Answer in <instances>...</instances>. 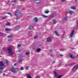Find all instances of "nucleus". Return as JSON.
I'll return each instance as SVG.
<instances>
[{"label": "nucleus", "mask_w": 78, "mask_h": 78, "mask_svg": "<svg viewBox=\"0 0 78 78\" xmlns=\"http://www.w3.org/2000/svg\"><path fill=\"white\" fill-rule=\"evenodd\" d=\"M15 16L16 17H21L22 16H21V13L19 10H17L15 11Z\"/></svg>", "instance_id": "1"}, {"label": "nucleus", "mask_w": 78, "mask_h": 78, "mask_svg": "<svg viewBox=\"0 0 78 78\" xmlns=\"http://www.w3.org/2000/svg\"><path fill=\"white\" fill-rule=\"evenodd\" d=\"M8 51V53L10 55H14V53L12 50V47H9L7 48Z\"/></svg>", "instance_id": "2"}, {"label": "nucleus", "mask_w": 78, "mask_h": 78, "mask_svg": "<svg viewBox=\"0 0 78 78\" xmlns=\"http://www.w3.org/2000/svg\"><path fill=\"white\" fill-rule=\"evenodd\" d=\"M10 71H11V72L14 73H17V72L19 71V70L17 68H14L13 67H12Z\"/></svg>", "instance_id": "3"}, {"label": "nucleus", "mask_w": 78, "mask_h": 78, "mask_svg": "<svg viewBox=\"0 0 78 78\" xmlns=\"http://www.w3.org/2000/svg\"><path fill=\"white\" fill-rule=\"evenodd\" d=\"M57 15V14L56 12H54L53 13L51 14L50 15V17L51 18H53V17H56Z\"/></svg>", "instance_id": "4"}, {"label": "nucleus", "mask_w": 78, "mask_h": 78, "mask_svg": "<svg viewBox=\"0 0 78 78\" xmlns=\"http://www.w3.org/2000/svg\"><path fill=\"white\" fill-rule=\"evenodd\" d=\"M78 69V65H76L75 66H74L73 68V71H76Z\"/></svg>", "instance_id": "5"}, {"label": "nucleus", "mask_w": 78, "mask_h": 78, "mask_svg": "<svg viewBox=\"0 0 78 78\" xmlns=\"http://www.w3.org/2000/svg\"><path fill=\"white\" fill-rule=\"evenodd\" d=\"M8 64H9V62L8 61V60H5L4 62V65L5 66H6L7 65H8Z\"/></svg>", "instance_id": "6"}, {"label": "nucleus", "mask_w": 78, "mask_h": 78, "mask_svg": "<svg viewBox=\"0 0 78 78\" xmlns=\"http://www.w3.org/2000/svg\"><path fill=\"white\" fill-rule=\"evenodd\" d=\"M67 17H65L62 20V21L63 22H67Z\"/></svg>", "instance_id": "7"}, {"label": "nucleus", "mask_w": 78, "mask_h": 78, "mask_svg": "<svg viewBox=\"0 0 78 78\" xmlns=\"http://www.w3.org/2000/svg\"><path fill=\"white\" fill-rule=\"evenodd\" d=\"M68 55V56H69L70 57L72 58V59H74L75 57H73V54H71L70 53H69Z\"/></svg>", "instance_id": "8"}, {"label": "nucleus", "mask_w": 78, "mask_h": 78, "mask_svg": "<svg viewBox=\"0 0 78 78\" xmlns=\"http://www.w3.org/2000/svg\"><path fill=\"white\" fill-rule=\"evenodd\" d=\"M75 33V31H74V30H73L72 31V32L71 34L69 36V37H72L73 36V33Z\"/></svg>", "instance_id": "9"}, {"label": "nucleus", "mask_w": 78, "mask_h": 78, "mask_svg": "<svg viewBox=\"0 0 78 78\" xmlns=\"http://www.w3.org/2000/svg\"><path fill=\"white\" fill-rule=\"evenodd\" d=\"M34 21H35V23H36V22H38V19L37 17H35L34 19Z\"/></svg>", "instance_id": "10"}, {"label": "nucleus", "mask_w": 78, "mask_h": 78, "mask_svg": "<svg viewBox=\"0 0 78 78\" xmlns=\"http://www.w3.org/2000/svg\"><path fill=\"white\" fill-rule=\"evenodd\" d=\"M19 29H20V27H19V26H17L15 27V30L16 31L19 30Z\"/></svg>", "instance_id": "11"}, {"label": "nucleus", "mask_w": 78, "mask_h": 78, "mask_svg": "<svg viewBox=\"0 0 78 78\" xmlns=\"http://www.w3.org/2000/svg\"><path fill=\"white\" fill-rule=\"evenodd\" d=\"M23 59H22V58H19V59L18 60L19 61V62H22V61H23Z\"/></svg>", "instance_id": "12"}, {"label": "nucleus", "mask_w": 78, "mask_h": 78, "mask_svg": "<svg viewBox=\"0 0 78 78\" xmlns=\"http://www.w3.org/2000/svg\"><path fill=\"white\" fill-rule=\"evenodd\" d=\"M4 66V63L2 62H0V66Z\"/></svg>", "instance_id": "13"}, {"label": "nucleus", "mask_w": 78, "mask_h": 78, "mask_svg": "<svg viewBox=\"0 0 78 78\" xmlns=\"http://www.w3.org/2000/svg\"><path fill=\"white\" fill-rule=\"evenodd\" d=\"M54 33H55L56 36H59V34H58L56 31H55Z\"/></svg>", "instance_id": "14"}, {"label": "nucleus", "mask_w": 78, "mask_h": 78, "mask_svg": "<svg viewBox=\"0 0 78 78\" xmlns=\"http://www.w3.org/2000/svg\"><path fill=\"white\" fill-rule=\"evenodd\" d=\"M33 26H30L28 27V29H29V30H32V29H33Z\"/></svg>", "instance_id": "15"}, {"label": "nucleus", "mask_w": 78, "mask_h": 78, "mask_svg": "<svg viewBox=\"0 0 78 78\" xmlns=\"http://www.w3.org/2000/svg\"><path fill=\"white\" fill-rule=\"evenodd\" d=\"M5 31H10V30H11V29L9 28H5Z\"/></svg>", "instance_id": "16"}, {"label": "nucleus", "mask_w": 78, "mask_h": 78, "mask_svg": "<svg viewBox=\"0 0 78 78\" xmlns=\"http://www.w3.org/2000/svg\"><path fill=\"white\" fill-rule=\"evenodd\" d=\"M7 37L9 38H12V37H13V36L12 35V34H11L10 35L8 36Z\"/></svg>", "instance_id": "17"}, {"label": "nucleus", "mask_w": 78, "mask_h": 78, "mask_svg": "<svg viewBox=\"0 0 78 78\" xmlns=\"http://www.w3.org/2000/svg\"><path fill=\"white\" fill-rule=\"evenodd\" d=\"M57 78H62V76H63V75H58L57 76Z\"/></svg>", "instance_id": "18"}, {"label": "nucleus", "mask_w": 78, "mask_h": 78, "mask_svg": "<svg viewBox=\"0 0 78 78\" xmlns=\"http://www.w3.org/2000/svg\"><path fill=\"white\" fill-rule=\"evenodd\" d=\"M69 13L70 14H71V15H72V14L73 13V11H71L70 10H69Z\"/></svg>", "instance_id": "19"}, {"label": "nucleus", "mask_w": 78, "mask_h": 78, "mask_svg": "<svg viewBox=\"0 0 78 78\" xmlns=\"http://www.w3.org/2000/svg\"><path fill=\"white\" fill-rule=\"evenodd\" d=\"M3 68H0V73H2L3 72Z\"/></svg>", "instance_id": "20"}, {"label": "nucleus", "mask_w": 78, "mask_h": 78, "mask_svg": "<svg viewBox=\"0 0 78 78\" xmlns=\"http://www.w3.org/2000/svg\"><path fill=\"white\" fill-rule=\"evenodd\" d=\"M52 21H53V22L54 24H55V23H56L57 22H56V21L55 20H52Z\"/></svg>", "instance_id": "21"}, {"label": "nucleus", "mask_w": 78, "mask_h": 78, "mask_svg": "<svg viewBox=\"0 0 78 78\" xmlns=\"http://www.w3.org/2000/svg\"><path fill=\"white\" fill-rule=\"evenodd\" d=\"M71 9H76V8L75 6H71Z\"/></svg>", "instance_id": "22"}, {"label": "nucleus", "mask_w": 78, "mask_h": 78, "mask_svg": "<svg viewBox=\"0 0 78 78\" xmlns=\"http://www.w3.org/2000/svg\"><path fill=\"white\" fill-rule=\"evenodd\" d=\"M51 39L50 37L48 38L47 39V42H50V40Z\"/></svg>", "instance_id": "23"}, {"label": "nucleus", "mask_w": 78, "mask_h": 78, "mask_svg": "<svg viewBox=\"0 0 78 78\" xmlns=\"http://www.w3.org/2000/svg\"><path fill=\"white\" fill-rule=\"evenodd\" d=\"M10 25V23H7L6 24V26H9V25Z\"/></svg>", "instance_id": "24"}, {"label": "nucleus", "mask_w": 78, "mask_h": 78, "mask_svg": "<svg viewBox=\"0 0 78 78\" xmlns=\"http://www.w3.org/2000/svg\"><path fill=\"white\" fill-rule=\"evenodd\" d=\"M54 73L55 74V76H57L58 74H57V73L55 72H54Z\"/></svg>", "instance_id": "25"}, {"label": "nucleus", "mask_w": 78, "mask_h": 78, "mask_svg": "<svg viewBox=\"0 0 78 78\" xmlns=\"http://www.w3.org/2000/svg\"><path fill=\"white\" fill-rule=\"evenodd\" d=\"M27 77L28 78H32L31 76H30V74H28Z\"/></svg>", "instance_id": "26"}, {"label": "nucleus", "mask_w": 78, "mask_h": 78, "mask_svg": "<svg viewBox=\"0 0 78 78\" xmlns=\"http://www.w3.org/2000/svg\"><path fill=\"white\" fill-rule=\"evenodd\" d=\"M8 14H9V15H10L11 17H12V14H11V12H9L8 13Z\"/></svg>", "instance_id": "27"}, {"label": "nucleus", "mask_w": 78, "mask_h": 78, "mask_svg": "<svg viewBox=\"0 0 78 78\" xmlns=\"http://www.w3.org/2000/svg\"><path fill=\"white\" fill-rule=\"evenodd\" d=\"M26 55H30V52H27L26 53Z\"/></svg>", "instance_id": "28"}, {"label": "nucleus", "mask_w": 78, "mask_h": 78, "mask_svg": "<svg viewBox=\"0 0 78 78\" xmlns=\"http://www.w3.org/2000/svg\"><path fill=\"white\" fill-rule=\"evenodd\" d=\"M22 46V45L20 44H19L18 45V47H20Z\"/></svg>", "instance_id": "29"}, {"label": "nucleus", "mask_w": 78, "mask_h": 78, "mask_svg": "<svg viewBox=\"0 0 78 78\" xmlns=\"http://www.w3.org/2000/svg\"><path fill=\"white\" fill-rule=\"evenodd\" d=\"M50 12L49 11H46L45 12V13H46V14H48V12Z\"/></svg>", "instance_id": "30"}, {"label": "nucleus", "mask_w": 78, "mask_h": 78, "mask_svg": "<svg viewBox=\"0 0 78 78\" xmlns=\"http://www.w3.org/2000/svg\"><path fill=\"white\" fill-rule=\"evenodd\" d=\"M24 68H23V67H22L20 68L21 70H24Z\"/></svg>", "instance_id": "31"}, {"label": "nucleus", "mask_w": 78, "mask_h": 78, "mask_svg": "<svg viewBox=\"0 0 78 78\" xmlns=\"http://www.w3.org/2000/svg\"><path fill=\"white\" fill-rule=\"evenodd\" d=\"M41 50V49L38 48L37 49V52H39L40 51V50Z\"/></svg>", "instance_id": "32"}, {"label": "nucleus", "mask_w": 78, "mask_h": 78, "mask_svg": "<svg viewBox=\"0 0 78 78\" xmlns=\"http://www.w3.org/2000/svg\"><path fill=\"white\" fill-rule=\"evenodd\" d=\"M41 77V76H37L36 77V78H40Z\"/></svg>", "instance_id": "33"}, {"label": "nucleus", "mask_w": 78, "mask_h": 78, "mask_svg": "<svg viewBox=\"0 0 78 78\" xmlns=\"http://www.w3.org/2000/svg\"><path fill=\"white\" fill-rule=\"evenodd\" d=\"M20 8V5H18L16 7V9H18Z\"/></svg>", "instance_id": "34"}, {"label": "nucleus", "mask_w": 78, "mask_h": 78, "mask_svg": "<svg viewBox=\"0 0 78 78\" xmlns=\"http://www.w3.org/2000/svg\"><path fill=\"white\" fill-rule=\"evenodd\" d=\"M19 57H20V58H22V57H23V55H20L19 56Z\"/></svg>", "instance_id": "35"}, {"label": "nucleus", "mask_w": 78, "mask_h": 78, "mask_svg": "<svg viewBox=\"0 0 78 78\" xmlns=\"http://www.w3.org/2000/svg\"><path fill=\"white\" fill-rule=\"evenodd\" d=\"M39 0H34V2H37V1H38ZM39 1H41V0H39Z\"/></svg>", "instance_id": "36"}, {"label": "nucleus", "mask_w": 78, "mask_h": 78, "mask_svg": "<svg viewBox=\"0 0 78 78\" xmlns=\"http://www.w3.org/2000/svg\"><path fill=\"white\" fill-rule=\"evenodd\" d=\"M37 36H35L34 37V39H37Z\"/></svg>", "instance_id": "37"}, {"label": "nucleus", "mask_w": 78, "mask_h": 78, "mask_svg": "<svg viewBox=\"0 0 78 78\" xmlns=\"http://www.w3.org/2000/svg\"><path fill=\"white\" fill-rule=\"evenodd\" d=\"M60 50H61V51H64V49H60Z\"/></svg>", "instance_id": "38"}, {"label": "nucleus", "mask_w": 78, "mask_h": 78, "mask_svg": "<svg viewBox=\"0 0 78 78\" xmlns=\"http://www.w3.org/2000/svg\"><path fill=\"white\" fill-rule=\"evenodd\" d=\"M52 51H53V50H50V52H51H51H52Z\"/></svg>", "instance_id": "39"}, {"label": "nucleus", "mask_w": 78, "mask_h": 78, "mask_svg": "<svg viewBox=\"0 0 78 78\" xmlns=\"http://www.w3.org/2000/svg\"><path fill=\"white\" fill-rule=\"evenodd\" d=\"M61 1L62 2H65V0H61Z\"/></svg>", "instance_id": "40"}, {"label": "nucleus", "mask_w": 78, "mask_h": 78, "mask_svg": "<svg viewBox=\"0 0 78 78\" xmlns=\"http://www.w3.org/2000/svg\"><path fill=\"white\" fill-rule=\"evenodd\" d=\"M42 16H43V17H45V15L43 14L42 15Z\"/></svg>", "instance_id": "41"}, {"label": "nucleus", "mask_w": 78, "mask_h": 78, "mask_svg": "<svg viewBox=\"0 0 78 78\" xmlns=\"http://www.w3.org/2000/svg\"><path fill=\"white\" fill-rule=\"evenodd\" d=\"M13 2L14 3H15L16 2V0H13Z\"/></svg>", "instance_id": "42"}, {"label": "nucleus", "mask_w": 78, "mask_h": 78, "mask_svg": "<svg viewBox=\"0 0 78 78\" xmlns=\"http://www.w3.org/2000/svg\"><path fill=\"white\" fill-rule=\"evenodd\" d=\"M7 2H8V3H9L10 2V0H8L7 1Z\"/></svg>", "instance_id": "43"}, {"label": "nucleus", "mask_w": 78, "mask_h": 78, "mask_svg": "<svg viewBox=\"0 0 78 78\" xmlns=\"http://www.w3.org/2000/svg\"><path fill=\"white\" fill-rule=\"evenodd\" d=\"M2 32H0V36H2Z\"/></svg>", "instance_id": "44"}, {"label": "nucleus", "mask_w": 78, "mask_h": 78, "mask_svg": "<svg viewBox=\"0 0 78 78\" xmlns=\"http://www.w3.org/2000/svg\"><path fill=\"white\" fill-rule=\"evenodd\" d=\"M3 76H5V73L3 74Z\"/></svg>", "instance_id": "45"}, {"label": "nucleus", "mask_w": 78, "mask_h": 78, "mask_svg": "<svg viewBox=\"0 0 78 78\" xmlns=\"http://www.w3.org/2000/svg\"><path fill=\"white\" fill-rule=\"evenodd\" d=\"M6 19V18L5 17H3V18H2L3 19Z\"/></svg>", "instance_id": "46"}, {"label": "nucleus", "mask_w": 78, "mask_h": 78, "mask_svg": "<svg viewBox=\"0 0 78 78\" xmlns=\"http://www.w3.org/2000/svg\"><path fill=\"white\" fill-rule=\"evenodd\" d=\"M2 50H5V47H3L2 49Z\"/></svg>", "instance_id": "47"}, {"label": "nucleus", "mask_w": 78, "mask_h": 78, "mask_svg": "<svg viewBox=\"0 0 78 78\" xmlns=\"http://www.w3.org/2000/svg\"><path fill=\"white\" fill-rule=\"evenodd\" d=\"M77 1H78V0H75V3H76V2H77Z\"/></svg>", "instance_id": "48"}, {"label": "nucleus", "mask_w": 78, "mask_h": 78, "mask_svg": "<svg viewBox=\"0 0 78 78\" xmlns=\"http://www.w3.org/2000/svg\"><path fill=\"white\" fill-rule=\"evenodd\" d=\"M18 52H20L21 51V50H19L18 51Z\"/></svg>", "instance_id": "49"}, {"label": "nucleus", "mask_w": 78, "mask_h": 78, "mask_svg": "<svg viewBox=\"0 0 78 78\" xmlns=\"http://www.w3.org/2000/svg\"><path fill=\"white\" fill-rule=\"evenodd\" d=\"M60 56H63V55H60Z\"/></svg>", "instance_id": "50"}, {"label": "nucleus", "mask_w": 78, "mask_h": 78, "mask_svg": "<svg viewBox=\"0 0 78 78\" xmlns=\"http://www.w3.org/2000/svg\"><path fill=\"white\" fill-rule=\"evenodd\" d=\"M76 58H78V55H77V56H76Z\"/></svg>", "instance_id": "51"}, {"label": "nucleus", "mask_w": 78, "mask_h": 78, "mask_svg": "<svg viewBox=\"0 0 78 78\" xmlns=\"http://www.w3.org/2000/svg\"><path fill=\"white\" fill-rule=\"evenodd\" d=\"M56 62H53L52 63V64H54V63H55Z\"/></svg>", "instance_id": "52"}, {"label": "nucleus", "mask_w": 78, "mask_h": 78, "mask_svg": "<svg viewBox=\"0 0 78 78\" xmlns=\"http://www.w3.org/2000/svg\"><path fill=\"white\" fill-rule=\"evenodd\" d=\"M52 1L53 2H55V0H52Z\"/></svg>", "instance_id": "53"}, {"label": "nucleus", "mask_w": 78, "mask_h": 78, "mask_svg": "<svg viewBox=\"0 0 78 78\" xmlns=\"http://www.w3.org/2000/svg\"><path fill=\"white\" fill-rule=\"evenodd\" d=\"M44 17H48V16H45Z\"/></svg>", "instance_id": "54"}, {"label": "nucleus", "mask_w": 78, "mask_h": 78, "mask_svg": "<svg viewBox=\"0 0 78 78\" xmlns=\"http://www.w3.org/2000/svg\"><path fill=\"white\" fill-rule=\"evenodd\" d=\"M16 65H17V64L16 63H15L14 64V66H16Z\"/></svg>", "instance_id": "55"}, {"label": "nucleus", "mask_w": 78, "mask_h": 78, "mask_svg": "<svg viewBox=\"0 0 78 78\" xmlns=\"http://www.w3.org/2000/svg\"><path fill=\"white\" fill-rule=\"evenodd\" d=\"M21 1H23V2H25V0H21Z\"/></svg>", "instance_id": "56"}, {"label": "nucleus", "mask_w": 78, "mask_h": 78, "mask_svg": "<svg viewBox=\"0 0 78 78\" xmlns=\"http://www.w3.org/2000/svg\"><path fill=\"white\" fill-rule=\"evenodd\" d=\"M73 64H74L73 63H71L72 65H73Z\"/></svg>", "instance_id": "57"}, {"label": "nucleus", "mask_w": 78, "mask_h": 78, "mask_svg": "<svg viewBox=\"0 0 78 78\" xmlns=\"http://www.w3.org/2000/svg\"><path fill=\"white\" fill-rule=\"evenodd\" d=\"M39 3H40V2H37V4H39Z\"/></svg>", "instance_id": "58"}, {"label": "nucleus", "mask_w": 78, "mask_h": 78, "mask_svg": "<svg viewBox=\"0 0 78 78\" xmlns=\"http://www.w3.org/2000/svg\"><path fill=\"white\" fill-rule=\"evenodd\" d=\"M50 55H51V56H53V55H52L50 54Z\"/></svg>", "instance_id": "59"}, {"label": "nucleus", "mask_w": 78, "mask_h": 78, "mask_svg": "<svg viewBox=\"0 0 78 78\" xmlns=\"http://www.w3.org/2000/svg\"><path fill=\"white\" fill-rule=\"evenodd\" d=\"M26 67V68H27V69H28V66H27Z\"/></svg>", "instance_id": "60"}, {"label": "nucleus", "mask_w": 78, "mask_h": 78, "mask_svg": "<svg viewBox=\"0 0 78 78\" xmlns=\"http://www.w3.org/2000/svg\"><path fill=\"white\" fill-rule=\"evenodd\" d=\"M12 6H14V4H12Z\"/></svg>", "instance_id": "61"}, {"label": "nucleus", "mask_w": 78, "mask_h": 78, "mask_svg": "<svg viewBox=\"0 0 78 78\" xmlns=\"http://www.w3.org/2000/svg\"><path fill=\"white\" fill-rule=\"evenodd\" d=\"M0 57H2V56H1V55H0Z\"/></svg>", "instance_id": "62"}]
</instances>
